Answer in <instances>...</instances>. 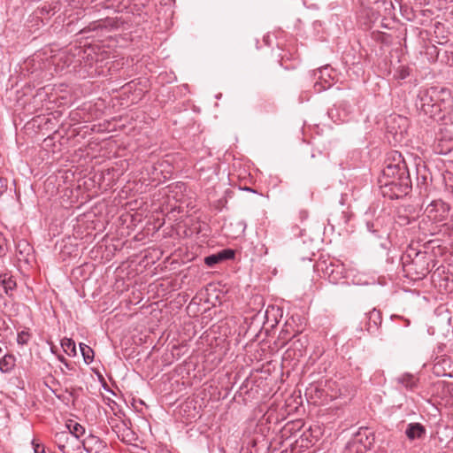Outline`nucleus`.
<instances>
[{"mask_svg":"<svg viewBox=\"0 0 453 453\" xmlns=\"http://www.w3.org/2000/svg\"><path fill=\"white\" fill-rule=\"evenodd\" d=\"M29 334L24 331L18 334L17 342L20 345L27 344L28 342Z\"/></svg>","mask_w":453,"mask_h":453,"instance_id":"a878e982","label":"nucleus"},{"mask_svg":"<svg viewBox=\"0 0 453 453\" xmlns=\"http://www.w3.org/2000/svg\"><path fill=\"white\" fill-rule=\"evenodd\" d=\"M361 449L368 451L374 443L375 436L373 432L367 427H361L351 438Z\"/></svg>","mask_w":453,"mask_h":453,"instance_id":"0eeeda50","label":"nucleus"},{"mask_svg":"<svg viewBox=\"0 0 453 453\" xmlns=\"http://www.w3.org/2000/svg\"><path fill=\"white\" fill-rule=\"evenodd\" d=\"M367 18L368 21H361L362 25L365 26L366 28H372V27H378L376 21H380V27L387 28V25L383 23V20L380 17L376 16V13L372 10H365L363 12L362 19Z\"/></svg>","mask_w":453,"mask_h":453,"instance_id":"9b49d317","label":"nucleus"},{"mask_svg":"<svg viewBox=\"0 0 453 453\" xmlns=\"http://www.w3.org/2000/svg\"><path fill=\"white\" fill-rule=\"evenodd\" d=\"M89 53L83 50L80 47L71 48L69 50H62L59 53L52 58V63L58 66V69H64L73 65L74 68L81 65V58L88 57Z\"/></svg>","mask_w":453,"mask_h":453,"instance_id":"20e7f679","label":"nucleus"},{"mask_svg":"<svg viewBox=\"0 0 453 453\" xmlns=\"http://www.w3.org/2000/svg\"><path fill=\"white\" fill-rule=\"evenodd\" d=\"M398 382L407 389L412 390L417 387L418 380L411 374H404L397 379Z\"/></svg>","mask_w":453,"mask_h":453,"instance_id":"a211bd4d","label":"nucleus"},{"mask_svg":"<svg viewBox=\"0 0 453 453\" xmlns=\"http://www.w3.org/2000/svg\"><path fill=\"white\" fill-rule=\"evenodd\" d=\"M365 222L367 231L377 238H383L388 235L391 218L383 211H378L376 208L370 207L365 213Z\"/></svg>","mask_w":453,"mask_h":453,"instance_id":"7ed1b4c3","label":"nucleus"},{"mask_svg":"<svg viewBox=\"0 0 453 453\" xmlns=\"http://www.w3.org/2000/svg\"><path fill=\"white\" fill-rule=\"evenodd\" d=\"M0 284L4 288L5 294L8 296H12V292L16 288V281L13 277L7 273L0 274Z\"/></svg>","mask_w":453,"mask_h":453,"instance_id":"4468645a","label":"nucleus"},{"mask_svg":"<svg viewBox=\"0 0 453 453\" xmlns=\"http://www.w3.org/2000/svg\"><path fill=\"white\" fill-rule=\"evenodd\" d=\"M34 452L35 453H44V446L36 442L35 441H32Z\"/></svg>","mask_w":453,"mask_h":453,"instance_id":"c85d7f7f","label":"nucleus"},{"mask_svg":"<svg viewBox=\"0 0 453 453\" xmlns=\"http://www.w3.org/2000/svg\"><path fill=\"white\" fill-rule=\"evenodd\" d=\"M220 255L222 261L225 259H230L234 257V252L232 250H223L222 251L218 253Z\"/></svg>","mask_w":453,"mask_h":453,"instance_id":"cd10ccee","label":"nucleus"},{"mask_svg":"<svg viewBox=\"0 0 453 453\" xmlns=\"http://www.w3.org/2000/svg\"><path fill=\"white\" fill-rule=\"evenodd\" d=\"M80 349L86 364H90L94 359V350L85 343L80 344Z\"/></svg>","mask_w":453,"mask_h":453,"instance_id":"412c9836","label":"nucleus"},{"mask_svg":"<svg viewBox=\"0 0 453 453\" xmlns=\"http://www.w3.org/2000/svg\"><path fill=\"white\" fill-rule=\"evenodd\" d=\"M390 119L394 123H397L398 124L399 130L395 129V127L394 126H388L389 132H391L395 135H398L399 134L400 136H402L403 134V133L406 132V127L408 126V119H407V118L402 117V116H394V117H391Z\"/></svg>","mask_w":453,"mask_h":453,"instance_id":"ddd939ff","label":"nucleus"},{"mask_svg":"<svg viewBox=\"0 0 453 453\" xmlns=\"http://www.w3.org/2000/svg\"><path fill=\"white\" fill-rule=\"evenodd\" d=\"M426 433L424 426L419 423H410L406 428V436L413 441L421 438Z\"/></svg>","mask_w":453,"mask_h":453,"instance_id":"f8f14e48","label":"nucleus"},{"mask_svg":"<svg viewBox=\"0 0 453 453\" xmlns=\"http://www.w3.org/2000/svg\"><path fill=\"white\" fill-rule=\"evenodd\" d=\"M87 453H100L105 448V443L97 436L89 435L82 441Z\"/></svg>","mask_w":453,"mask_h":453,"instance_id":"1a4fd4ad","label":"nucleus"},{"mask_svg":"<svg viewBox=\"0 0 453 453\" xmlns=\"http://www.w3.org/2000/svg\"><path fill=\"white\" fill-rule=\"evenodd\" d=\"M342 110H343V111H344L343 116H342V117H339L338 119H334V122H338V121H339V122H343V121H345V119L347 118V116L349 115V113L350 111H347V110L345 109V103H343V102H342V104H340L338 107H336V106H335V107H334V108H332V109H330V110L328 111V115H329V117H330L331 119H334V117H335V116L337 115V113H338L339 109H342Z\"/></svg>","mask_w":453,"mask_h":453,"instance_id":"aec40b11","label":"nucleus"},{"mask_svg":"<svg viewBox=\"0 0 453 453\" xmlns=\"http://www.w3.org/2000/svg\"><path fill=\"white\" fill-rule=\"evenodd\" d=\"M394 163H388L383 169L380 191L384 197L400 199L411 190L409 171L402 155L395 152Z\"/></svg>","mask_w":453,"mask_h":453,"instance_id":"f257e3e1","label":"nucleus"},{"mask_svg":"<svg viewBox=\"0 0 453 453\" xmlns=\"http://www.w3.org/2000/svg\"><path fill=\"white\" fill-rule=\"evenodd\" d=\"M410 75V69L406 65H399L395 73L394 78L398 81L406 79Z\"/></svg>","mask_w":453,"mask_h":453,"instance_id":"4be33fe9","label":"nucleus"},{"mask_svg":"<svg viewBox=\"0 0 453 453\" xmlns=\"http://www.w3.org/2000/svg\"><path fill=\"white\" fill-rule=\"evenodd\" d=\"M406 272L408 273H414L415 280H420L426 276L429 273L428 263L426 261V257L419 253L416 254L415 258L411 264L405 265Z\"/></svg>","mask_w":453,"mask_h":453,"instance_id":"423d86ee","label":"nucleus"},{"mask_svg":"<svg viewBox=\"0 0 453 453\" xmlns=\"http://www.w3.org/2000/svg\"><path fill=\"white\" fill-rule=\"evenodd\" d=\"M15 364V357L12 354H6L0 359V371L8 373L14 368Z\"/></svg>","mask_w":453,"mask_h":453,"instance_id":"dca6fc26","label":"nucleus"},{"mask_svg":"<svg viewBox=\"0 0 453 453\" xmlns=\"http://www.w3.org/2000/svg\"><path fill=\"white\" fill-rule=\"evenodd\" d=\"M449 206L441 200L432 201L426 208V216L434 222L445 220L449 215Z\"/></svg>","mask_w":453,"mask_h":453,"instance_id":"39448f33","label":"nucleus"},{"mask_svg":"<svg viewBox=\"0 0 453 453\" xmlns=\"http://www.w3.org/2000/svg\"><path fill=\"white\" fill-rule=\"evenodd\" d=\"M119 24H113L112 23V19H108L104 24H98L96 26H95L93 28H100V29H103V28H119Z\"/></svg>","mask_w":453,"mask_h":453,"instance_id":"393cba45","label":"nucleus"},{"mask_svg":"<svg viewBox=\"0 0 453 453\" xmlns=\"http://www.w3.org/2000/svg\"><path fill=\"white\" fill-rule=\"evenodd\" d=\"M221 256L219 255V254H213V255H211V256H208L204 258V263L206 265L210 266V267H212L214 266L216 264L219 263L220 261H222Z\"/></svg>","mask_w":453,"mask_h":453,"instance_id":"b1692460","label":"nucleus"},{"mask_svg":"<svg viewBox=\"0 0 453 453\" xmlns=\"http://www.w3.org/2000/svg\"><path fill=\"white\" fill-rule=\"evenodd\" d=\"M69 440H71L70 432L62 431L55 434V442L63 452H65L66 443Z\"/></svg>","mask_w":453,"mask_h":453,"instance_id":"f3484780","label":"nucleus"},{"mask_svg":"<svg viewBox=\"0 0 453 453\" xmlns=\"http://www.w3.org/2000/svg\"><path fill=\"white\" fill-rule=\"evenodd\" d=\"M325 84H322V82L317 81L314 85L315 89L319 92L321 90H325L326 88H329L331 87V82L324 80Z\"/></svg>","mask_w":453,"mask_h":453,"instance_id":"bb28decb","label":"nucleus"},{"mask_svg":"<svg viewBox=\"0 0 453 453\" xmlns=\"http://www.w3.org/2000/svg\"><path fill=\"white\" fill-rule=\"evenodd\" d=\"M382 318L380 311L373 309L367 313V323L365 329L371 334H375L381 324Z\"/></svg>","mask_w":453,"mask_h":453,"instance_id":"9d476101","label":"nucleus"},{"mask_svg":"<svg viewBox=\"0 0 453 453\" xmlns=\"http://www.w3.org/2000/svg\"><path fill=\"white\" fill-rule=\"evenodd\" d=\"M67 431L70 432L71 439H80L85 433V428L79 423L69 420L66 424Z\"/></svg>","mask_w":453,"mask_h":453,"instance_id":"2eb2a0df","label":"nucleus"},{"mask_svg":"<svg viewBox=\"0 0 453 453\" xmlns=\"http://www.w3.org/2000/svg\"><path fill=\"white\" fill-rule=\"evenodd\" d=\"M61 347L64 351L70 357H73L76 355V345L74 341L70 338H64L61 341Z\"/></svg>","mask_w":453,"mask_h":453,"instance_id":"6ab92c4d","label":"nucleus"},{"mask_svg":"<svg viewBox=\"0 0 453 453\" xmlns=\"http://www.w3.org/2000/svg\"><path fill=\"white\" fill-rule=\"evenodd\" d=\"M326 69H327V67H326V66H325V67H322V68L319 69V70L315 73V75L319 74V79H322L323 72H324L325 70H326Z\"/></svg>","mask_w":453,"mask_h":453,"instance_id":"2f4dec72","label":"nucleus"},{"mask_svg":"<svg viewBox=\"0 0 453 453\" xmlns=\"http://www.w3.org/2000/svg\"><path fill=\"white\" fill-rule=\"evenodd\" d=\"M434 36L431 30H423L419 32V37L423 40L428 39L433 44H446L449 42V30H434Z\"/></svg>","mask_w":453,"mask_h":453,"instance_id":"6e6552de","label":"nucleus"},{"mask_svg":"<svg viewBox=\"0 0 453 453\" xmlns=\"http://www.w3.org/2000/svg\"><path fill=\"white\" fill-rule=\"evenodd\" d=\"M366 451L361 449L358 444H356V442L353 440H350L347 445L345 446V449L343 450V453H365Z\"/></svg>","mask_w":453,"mask_h":453,"instance_id":"5701e85b","label":"nucleus"},{"mask_svg":"<svg viewBox=\"0 0 453 453\" xmlns=\"http://www.w3.org/2000/svg\"><path fill=\"white\" fill-rule=\"evenodd\" d=\"M404 326H409L411 324V321L408 319H404Z\"/></svg>","mask_w":453,"mask_h":453,"instance_id":"473e14b6","label":"nucleus"},{"mask_svg":"<svg viewBox=\"0 0 453 453\" xmlns=\"http://www.w3.org/2000/svg\"><path fill=\"white\" fill-rule=\"evenodd\" d=\"M7 189V180L0 177V196H2Z\"/></svg>","mask_w":453,"mask_h":453,"instance_id":"c756f323","label":"nucleus"},{"mask_svg":"<svg viewBox=\"0 0 453 453\" xmlns=\"http://www.w3.org/2000/svg\"><path fill=\"white\" fill-rule=\"evenodd\" d=\"M2 351H3V349H2V348L0 347V354L2 353Z\"/></svg>","mask_w":453,"mask_h":453,"instance_id":"72a5a7b5","label":"nucleus"},{"mask_svg":"<svg viewBox=\"0 0 453 453\" xmlns=\"http://www.w3.org/2000/svg\"><path fill=\"white\" fill-rule=\"evenodd\" d=\"M438 146H442V144L439 143ZM452 149H453V141H450V146L449 148H446V149L441 147V149L440 150H438V153H440V154H448V153H449L451 151Z\"/></svg>","mask_w":453,"mask_h":453,"instance_id":"7c9ffc66","label":"nucleus"},{"mask_svg":"<svg viewBox=\"0 0 453 453\" xmlns=\"http://www.w3.org/2000/svg\"><path fill=\"white\" fill-rule=\"evenodd\" d=\"M416 106L425 115L435 119L442 111H450L453 97L449 89L446 88L431 87L419 91Z\"/></svg>","mask_w":453,"mask_h":453,"instance_id":"f03ea898","label":"nucleus"}]
</instances>
